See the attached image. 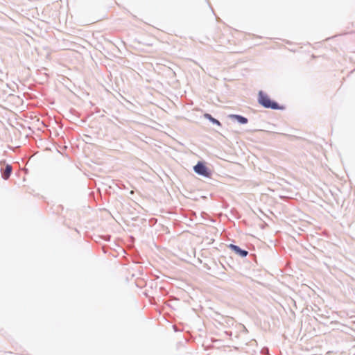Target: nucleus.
I'll return each mask as SVG.
<instances>
[{
	"mask_svg": "<svg viewBox=\"0 0 355 355\" xmlns=\"http://www.w3.org/2000/svg\"><path fill=\"white\" fill-rule=\"evenodd\" d=\"M232 117L235 118L238 120V121L241 123L245 124L248 123V119L240 115H232Z\"/></svg>",
	"mask_w": 355,
	"mask_h": 355,
	"instance_id": "423d86ee",
	"label": "nucleus"
},
{
	"mask_svg": "<svg viewBox=\"0 0 355 355\" xmlns=\"http://www.w3.org/2000/svg\"><path fill=\"white\" fill-rule=\"evenodd\" d=\"M230 248H231L232 250H234L236 254L240 255L241 257H245L248 255V252L243 250H241L238 246L234 245H230Z\"/></svg>",
	"mask_w": 355,
	"mask_h": 355,
	"instance_id": "20e7f679",
	"label": "nucleus"
},
{
	"mask_svg": "<svg viewBox=\"0 0 355 355\" xmlns=\"http://www.w3.org/2000/svg\"><path fill=\"white\" fill-rule=\"evenodd\" d=\"M1 175L4 178H8L12 173V167L10 164H6L5 163H0Z\"/></svg>",
	"mask_w": 355,
	"mask_h": 355,
	"instance_id": "7ed1b4c3",
	"label": "nucleus"
},
{
	"mask_svg": "<svg viewBox=\"0 0 355 355\" xmlns=\"http://www.w3.org/2000/svg\"><path fill=\"white\" fill-rule=\"evenodd\" d=\"M195 172L200 175L209 177L211 175V170L207 166L205 162H199L193 168Z\"/></svg>",
	"mask_w": 355,
	"mask_h": 355,
	"instance_id": "f03ea898",
	"label": "nucleus"
},
{
	"mask_svg": "<svg viewBox=\"0 0 355 355\" xmlns=\"http://www.w3.org/2000/svg\"><path fill=\"white\" fill-rule=\"evenodd\" d=\"M259 103L266 108L278 109V105L275 102L271 101L270 98L262 92L259 93Z\"/></svg>",
	"mask_w": 355,
	"mask_h": 355,
	"instance_id": "f257e3e1",
	"label": "nucleus"
},
{
	"mask_svg": "<svg viewBox=\"0 0 355 355\" xmlns=\"http://www.w3.org/2000/svg\"><path fill=\"white\" fill-rule=\"evenodd\" d=\"M205 118L209 119L210 121H211L213 123L216 124L218 125H220V123L217 119L213 118L209 114H204Z\"/></svg>",
	"mask_w": 355,
	"mask_h": 355,
	"instance_id": "39448f33",
	"label": "nucleus"
}]
</instances>
